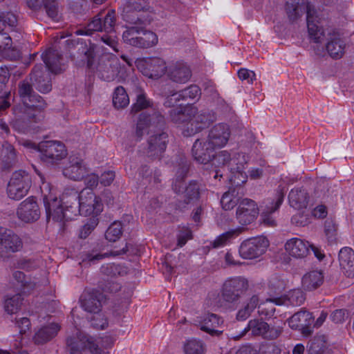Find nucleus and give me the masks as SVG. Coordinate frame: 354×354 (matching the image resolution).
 I'll list each match as a JSON object with an SVG mask.
<instances>
[{
  "label": "nucleus",
  "instance_id": "obj_51",
  "mask_svg": "<svg viewBox=\"0 0 354 354\" xmlns=\"http://www.w3.org/2000/svg\"><path fill=\"white\" fill-rule=\"evenodd\" d=\"M0 18L4 28H9L11 31L18 30V19L17 15L12 12H0Z\"/></svg>",
  "mask_w": 354,
  "mask_h": 354
},
{
  "label": "nucleus",
  "instance_id": "obj_31",
  "mask_svg": "<svg viewBox=\"0 0 354 354\" xmlns=\"http://www.w3.org/2000/svg\"><path fill=\"white\" fill-rule=\"evenodd\" d=\"M339 265L345 274L350 278H354V252L350 248H344L339 253Z\"/></svg>",
  "mask_w": 354,
  "mask_h": 354
},
{
  "label": "nucleus",
  "instance_id": "obj_23",
  "mask_svg": "<svg viewBox=\"0 0 354 354\" xmlns=\"http://www.w3.org/2000/svg\"><path fill=\"white\" fill-rule=\"evenodd\" d=\"M87 173L88 169L83 160L77 157L71 156L69 165L63 169L64 176L74 180H82Z\"/></svg>",
  "mask_w": 354,
  "mask_h": 354
},
{
  "label": "nucleus",
  "instance_id": "obj_58",
  "mask_svg": "<svg viewBox=\"0 0 354 354\" xmlns=\"http://www.w3.org/2000/svg\"><path fill=\"white\" fill-rule=\"evenodd\" d=\"M304 300V295L300 290H292L287 295V301L289 304L294 306L301 305Z\"/></svg>",
  "mask_w": 354,
  "mask_h": 354
},
{
  "label": "nucleus",
  "instance_id": "obj_12",
  "mask_svg": "<svg viewBox=\"0 0 354 354\" xmlns=\"http://www.w3.org/2000/svg\"><path fill=\"white\" fill-rule=\"evenodd\" d=\"M269 246L268 240L264 236H257L244 241L239 252L245 259H254L264 254Z\"/></svg>",
  "mask_w": 354,
  "mask_h": 354
},
{
  "label": "nucleus",
  "instance_id": "obj_57",
  "mask_svg": "<svg viewBox=\"0 0 354 354\" xmlns=\"http://www.w3.org/2000/svg\"><path fill=\"white\" fill-rule=\"evenodd\" d=\"M286 282L277 275L270 277L268 281V287L273 293L279 294L285 288Z\"/></svg>",
  "mask_w": 354,
  "mask_h": 354
},
{
  "label": "nucleus",
  "instance_id": "obj_15",
  "mask_svg": "<svg viewBox=\"0 0 354 354\" xmlns=\"http://www.w3.org/2000/svg\"><path fill=\"white\" fill-rule=\"evenodd\" d=\"M187 171V165L183 163L176 172V178L173 185V189L178 194L184 193L189 200L197 199L199 196L198 184L196 182H190L187 186H184L183 180L185 177Z\"/></svg>",
  "mask_w": 354,
  "mask_h": 354
},
{
  "label": "nucleus",
  "instance_id": "obj_33",
  "mask_svg": "<svg viewBox=\"0 0 354 354\" xmlns=\"http://www.w3.org/2000/svg\"><path fill=\"white\" fill-rule=\"evenodd\" d=\"M288 199L292 207L296 209H301L307 207L309 196L304 189L297 187L290 190Z\"/></svg>",
  "mask_w": 354,
  "mask_h": 354
},
{
  "label": "nucleus",
  "instance_id": "obj_28",
  "mask_svg": "<svg viewBox=\"0 0 354 354\" xmlns=\"http://www.w3.org/2000/svg\"><path fill=\"white\" fill-rule=\"evenodd\" d=\"M168 142V136L160 132L151 136L148 139L147 155L150 157H158L165 150Z\"/></svg>",
  "mask_w": 354,
  "mask_h": 354
},
{
  "label": "nucleus",
  "instance_id": "obj_42",
  "mask_svg": "<svg viewBox=\"0 0 354 354\" xmlns=\"http://www.w3.org/2000/svg\"><path fill=\"white\" fill-rule=\"evenodd\" d=\"M124 246L120 250L112 251L110 253H104V254H93V253H88L86 254L84 257H82L83 262H88L90 263H95L98 261L109 256H119L121 254H124L127 251V243H123Z\"/></svg>",
  "mask_w": 354,
  "mask_h": 354
},
{
  "label": "nucleus",
  "instance_id": "obj_60",
  "mask_svg": "<svg viewBox=\"0 0 354 354\" xmlns=\"http://www.w3.org/2000/svg\"><path fill=\"white\" fill-rule=\"evenodd\" d=\"M91 326L97 329H104L108 326V321L102 313H94L91 318Z\"/></svg>",
  "mask_w": 354,
  "mask_h": 354
},
{
  "label": "nucleus",
  "instance_id": "obj_16",
  "mask_svg": "<svg viewBox=\"0 0 354 354\" xmlns=\"http://www.w3.org/2000/svg\"><path fill=\"white\" fill-rule=\"evenodd\" d=\"M22 248V241L18 235L10 230L0 228V256L6 257Z\"/></svg>",
  "mask_w": 354,
  "mask_h": 354
},
{
  "label": "nucleus",
  "instance_id": "obj_1",
  "mask_svg": "<svg viewBox=\"0 0 354 354\" xmlns=\"http://www.w3.org/2000/svg\"><path fill=\"white\" fill-rule=\"evenodd\" d=\"M19 94L23 104L14 108L15 119L11 125L15 130L25 132L30 128L31 123H38L44 120V110L46 107V103L40 95L33 91L32 86L26 81L19 83Z\"/></svg>",
  "mask_w": 354,
  "mask_h": 354
},
{
  "label": "nucleus",
  "instance_id": "obj_20",
  "mask_svg": "<svg viewBox=\"0 0 354 354\" xmlns=\"http://www.w3.org/2000/svg\"><path fill=\"white\" fill-rule=\"evenodd\" d=\"M115 25V12L113 10L107 12L105 16L99 14L89 23V28L95 31H104L107 33L114 32Z\"/></svg>",
  "mask_w": 354,
  "mask_h": 354
},
{
  "label": "nucleus",
  "instance_id": "obj_52",
  "mask_svg": "<svg viewBox=\"0 0 354 354\" xmlns=\"http://www.w3.org/2000/svg\"><path fill=\"white\" fill-rule=\"evenodd\" d=\"M204 351L203 342L196 339L187 340L184 345L185 354H203Z\"/></svg>",
  "mask_w": 354,
  "mask_h": 354
},
{
  "label": "nucleus",
  "instance_id": "obj_41",
  "mask_svg": "<svg viewBox=\"0 0 354 354\" xmlns=\"http://www.w3.org/2000/svg\"><path fill=\"white\" fill-rule=\"evenodd\" d=\"M168 76L173 82L184 84L190 79L192 72L189 68H169Z\"/></svg>",
  "mask_w": 354,
  "mask_h": 354
},
{
  "label": "nucleus",
  "instance_id": "obj_37",
  "mask_svg": "<svg viewBox=\"0 0 354 354\" xmlns=\"http://www.w3.org/2000/svg\"><path fill=\"white\" fill-rule=\"evenodd\" d=\"M346 44L339 35H333L326 44V50L333 59H340L345 52Z\"/></svg>",
  "mask_w": 354,
  "mask_h": 354
},
{
  "label": "nucleus",
  "instance_id": "obj_59",
  "mask_svg": "<svg viewBox=\"0 0 354 354\" xmlns=\"http://www.w3.org/2000/svg\"><path fill=\"white\" fill-rule=\"evenodd\" d=\"M236 230H230L223 233L222 234L217 236L215 240L212 243L214 248H218L225 245L234 236L236 233Z\"/></svg>",
  "mask_w": 354,
  "mask_h": 354
},
{
  "label": "nucleus",
  "instance_id": "obj_61",
  "mask_svg": "<svg viewBox=\"0 0 354 354\" xmlns=\"http://www.w3.org/2000/svg\"><path fill=\"white\" fill-rule=\"evenodd\" d=\"M348 316L347 311L345 309H337L334 310L330 318L335 324H340L344 322Z\"/></svg>",
  "mask_w": 354,
  "mask_h": 354
},
{
  "label": "nucleus",
  "instance_id": "obj_6",
  "mask_svg": "<svg viewBox=\"0 0 354 354\" xmlns=\"http://www.w3.org/2000/svg\"><path fill=\"white\" fill-rule=\"evenodd\" d=\"M151 9L147 0H127L123 18L132 24L139 21L146 24L152 20Z\"/></svg>",
  "mask_w": 354,
  "mask_h": 354
},
{
  "label": "nucleus",
  "instance_id": "obj_4",
  "mask_svg": "<svg viewBox=\"0 0 354 354\" xmlns=\"http://www.w3.org/2000/svg\"><path fill=\"white\" fill-rule=\"evenodd\" d=\"M248 288V281L243 277H236L227 279L222 286L220 306H228L236 303Z\"/></svg>",
  "mask_w": 354,
  "mask_h": 354
},
{
  "label": "nucleus",
  "instance_id": "obj_45",
  "mask_svg": "<svg viewBox=\"0 0 354 354\" xmlns=\"http://www.w3.org/2000/svg\"><path fill=\"white\" fill-rule=\"evenodd\" d=\"M22 301L23 298L19 294L7 298L4 302L5 310L10 315L17 313L21 308Z\"/></svg>",
  "mask_w": 354,
  "mask_h": 354
},
{
  "label": "nucleus",
  "instance_id": "obj_44",
  "mask_svg": "<svg viewBox=\"0 0 354 354\" xmlns=\"http://www.w3.org/2000/svg\"><path fill=\"white\" fill-rule=\"evenodd\" d=\"M239 198L237 196L235 189H230L225 192L221 200V203L223 208L225 210L232 209L236 205H239Z\"/></svg>",
  "mask_w": 354,
  "mask_h": 354
},
{
  "label": "nucleus",
  "instance_id": "obj_29",
  "mask_svg": "<svg viewBox=\"0 0 354 354\" xmlns=\"http://www.w3.org/2000/svg\"><path fill=\"white\" fill-rule=\"evenodd\" d=\"M103 295L97 291H92L84 294L82 299V307L85 311L90 313H96L101 311V301Z\"/></svg>",
  "mask_w": 354,
  "mask_h": 354
},
{
  "label": "nucleus",
  "instance_id": "obj_18",
  "mask_svg": "<svg viewBox=\"0 0 354 354\" xmlns=\"http://www.w3.org/2000/svg\"><path fill=\"white\" fill-rule=\"evenodd\" d=\"M40 209L36 199L28 197L18 206L17 215L19 220L24 223H33L40 217Z\"/></svg>",
  "mask_w": 354,
  "mask_h": 354
},
{
  "label": "nucleus",
  "instance_id": "obj_55",
  "mask_svg": "<svg viewBox=\"0 0 354 354\" xmlns=\"http://www.w3.org/2000/svg\"><path fill=\"white\" fill-rule=\"evenodd\" d=\"M119 68H101L98 71V76L101 80L111 82L116 79L120 80L118 73H120Z\"/></svg>",
  "mask_w": 354,
  "mask_h": 354
},
{
  "label": "nucleus",
  "instance_id": "obj_8",
  "mask_svg": "<svg viewBox=\"0 0 354 354\" xmlns=\"http://www.w3.org/2000/svg\"><path fill=\"white\" fill-rule=\"evenodd\" d=\"M32 185L31 176L24 170L14 172L7 187V193L11 199L20 200L25 196Z\"/></svg>",
  "mask_w": 354,
  "mask_h": 354
},
{
  "label": "nucleus",
  "instance_id": "obj_56",
  "mask_svg": "<svg viewBox=\"0 0 354 354\" xmlns=\"http://www.w3.org/2000/svg\"><path fill=\"white\" fill-rule=\"evenodd\" d=\"M140 72L145 77L151 80H158L165 73V68H138Z\"/></svg>",
  "mask_w": 354,
  "mask_h": 354
},
{
  "label": "nucleus",
  "instance_id": "obj_49",
  "mask_svg": "<svg viewBox=\"0 0 354 354\" xmlns=\"http://www.w3.org/2000/svg\"><path fill=\"white\" fill-rule=\"evenodd\" d=\"M100 272L104 275L109 277H115L118 275H123L127 272L125 268L115 263H108L102 266Z\"/></svg>",
  "mask_w": 354,
  "mask_h": 354
},
{
  "label": "nucleus",
  "instance_id": "obj_40",
  "mask_svg": "<svg viewBox=\"0 0 354 354\" xmlns=\"http://www.w3.org/2000/svg\"><path fill=\"white\" fill-rule=\"evenodd\" d=\"M268 324L261 319H253L249 321L247 327L244 329V333L251 332L253 336H262L268 332Z\"/></svg>",
  "mask_w": 354,
  "mask_h": 354
},
{
  "label": "nucleus",
  "instance_id": "obj_62",
  "mask_svg": "<svg viewBox=\"0 0 354 354\" xmlns=\"http://www.w3.org/2000/svg\"><path fill=\"white\" fill-rule=\"evenodd\" d=\"M237 74L240 80H245L248 83L252 82L255 79L254 72L249 70L248 68H240Z\"/></svg>",
  "mask_w": 354,
  "mask_h": 354
},
{
  "label": "nucleus",
  "instance_id": "obj_22",
  "mask_svg": "<svg viewBox=\"0 0 354 354\" xmlns=\"http://www.w3.org/2000/svg\"><path fill=\"white\" fill-rule=\"evenodd\" d=\"M311 245L299 238H292L285 243V250L295 259H304L308 254Z\"/></svg>",
  "mask_w": 354,
  "mask_h": 354
},
{
  "label": "nucleus",
  "instance_id": "obj_27",
  "mask_svg": "<svg viewBox=\"0 0 354 354\" xmlns=\"http://www.w3.org/2000/svg\"><path fill=\"white\" fill-rule=\"evenodd\" d=\"M13 277L24 292H28L40 286H46L48 283L46 276H43L40 279L35 277L32 279L26 277L21 271H15L13 273Z\"/></svg>",
  "mask_w": 354,
  "mask_h": 354
},
{
  "label": "nucleus",
  "instance_id": "obj_38",
  "mask_svg": "<svg viewBox=\"0 0 354 354\" xmlns=\"http://www.w3.org/2000/svg\"><path fill=\"white\" fill-rule=\"evenodd\" d=\"M313 320L312 314L305 310L295 313L289 319L288 325L292 329H301L310 325Z\"/></svg>",
  "mask_w": 354,
  "mask_h": 354
},
{
  "label": "nucleus",
  "instance_id": "obj_32",
  "mask_svg": "<svg viewBox=\"0 0 354 354\" xmlns=\"http://www.w3.org/2000/svg\"><path fill=\"white\" fill-rule=\"evenodd\" d=\"M27 6L33 10L44 6L48 16L55 20L58 16V7L56 0H27Z\"/></svg>",
  "mask_w": 354,
  "mask_h": 354
},
{
  "label": "nucleus",
  "instance_id": "obj_2",
  "mask_svg": "<svg viewBox=\"0 0 354 354\" xmlns=\"http://www.w3.org/2000/svg\"><path fill=\"white\" fill-rule=\"evenodd\" d=\"M210 160L214 167V178L222 177L226 171H230V181L239 185L246 182L247 176L243 172L244 165L246 164L245 156L243 153H234L232 156L227 151H221Z\"/></svg>",
  "mask_w": 354,
  "mask_h": 354
},
{
  "label": "nucleus",
  "instance_id": "obj_46",
  "mask_svg": "<svg viewBox=\"0 0 354 354\" xmlns=\"http://www.w3.org/2000/svg\"><path fill=\"white\" fill-rule=\"evenodd\" d=\"M122 234V225L119 221L111 223L105 232V238L109 242H115Z\"/></svg>",
  "mask_w": 354,
  "mask_h": 354
},
{
  "label": "nucleus",
  "instance_id": "obj_26",
  "mask_svg": "<svg viewBox=\"0 0 354 354\" xmlns=\"http://www.w3.org/2000/svg\"><path fill=\"white\" fill-rule=\"evenodd\" d=\"M304 8L306 9V21L309 36L315 43L321 42L324 36V30L315 21L316 11L314 6L313 5H306Z\"/></svg>",
  "mask_w": 354,
  "mask_h": 354
},
{
  "label": "nucleus",
  "instance_id": "obj_14",
  "mask_svg": "<svg viewBox=\"0 0 354 354\" xmlns=\"http://www.w3.org/2000/svg\"><path fill=\"white\" fill-rule=\"evenodd\" d=\"M164 124V118L156 109L149 111H143L140 115L136 125V135L138 138L148 131L160 128Z\"/></svg>",
  "mask_w": 354,
  "mask_h": 354
},
{
  "label": "nucleus",
  "instance_id": "obj_5",
  "mask_svg": "<svg viewBox=\"0 0 354 354\" xmlns=\"http://www.w3.org/2000/svg\"><path fill=\"white\" fill-rule=\"evenodd\" d=\"M151 21L143 24L139 21L136 24H129L136 25L129 27L122 34L123 40L130 45L145 47L149 44H155L158 41L156 34L151 31H147L145 29V26L149 24Z\"/></svg>",
  "mask_w": 354,
  "mask_h": 354
},
{
  "label": "nucleus",
  "instance_id": "obj_34",
  "mask_svg": "<svg viewBox=\"0 0 354 354\" xmlns=\"http://www.w3.org/2000/svg\"><path fill=\"white\" fill-rule=\"evenodd\" d=\"M324 282V274L322 270H313L306 272L302 277V288L306 290H313L319 288Z\"/></svg>",
  "mask_w": 354,
  "mask_h": 354
},
{
  "label": "nucleus",
  "instance_id": "obj_25",
  "mask_svg": "<svg viewBox=\"0 0 354 354\" xmlns=\"http://www.w3.org/2000/svg\"><path fill=\"white\" fill-rule=\"evenodd\" d=\"M201 95V89L195 84L169 95L164 102L165 106H174L180 100L198 99Z\"/></svg>",
  "mask_w": 354,
  "mask_h": 354
},
{
  "label": "nucleus",
  "instance_id": "obj_19",
  "mask_svg": "<svg viewBox=\"0 0 354 354\" xmlns=\"http://www.w3.org/2000/svg\"><path fill=\"white\" fill-rule=\"evenodd\" d=\"M230 136L229 127L225 124H218L209 131L207 138L208 145L214 149L224 147Z\"/></svg>",
  "mask_w": 354,
  "mask_h": 354
},
{
  "label": "nucleus",
  "instance_id": "obj_36",
  "mask_svg": "<svg viewBox=\"0 0 354 354\" xmlns=\"http://www.w3.org/2000/svg\"><path fill=\"white\" fill-rule=\"evenodd\" d=\"M286 304V301L282 298L266 299L265 301H260L258 313L266 319L273 317L275 313L274 305Z\"/></svg>",
  "mask_w": 354,
  "mask_h": 354
},
{
  "label": "nucleus",
  "instance_id": "obj_54",
  "mask_svg": "<svg viewBox=\"0 0 354 354\" xmlns=\"http://www.w3.org/2000/svg\"><path fill=\"white\" fill-rule=\"evenodd\" d=\"M136 66H162L166 62L160 57L137 58L134 62Z\"/></svg>",
  "mask_w": 354,
  "mask_h": 354
},
{
  "label": "nucleus",
  "instance_id": "obj_11",
  "mask_svg": "<svg viewBox=\"0 0 354 354\" xmlns=\"http://www.w3.org/2000/svg\"><path fill=\"white\" fill-rule=\"evenodd\" d=\"M62 68H34L30 73V80L36 88L42 93L52 89V75L63 73Z\"/></svg>",
  "mask_w": 354,
  "mask_h": 354
},
{
  "label": "nucleus",
  "instance_id": "obj_17",
  "mask_svg": "<svg viewBox=\"0 0 354 354\" xmlns=\"http://www.w3.org/2000/svg\"><path fill=\"white\" fill-rule=\"evenodd\" d=\"M258 214L257 204L251 199L243 198L239 203L236 218L241 225H247L252 223Z\"/></svg>",
  "mask_w": 354,
  "mask_h": 354
},
{
  "label": "nucleus",
  "instance_id": "obj_24",
  "mask_svg": "<svg viewBox=\"0 0 354 354\" xmlns=\"http://www.w3.org/2000/svg\"><path fill=\"white\" fill-rule=\"evenodd\" d=\"M223 323V319L214 313L205 314L198 320V326L201 330L216 336L223 333V330L219 329Z\"/></svg>",
  "mask_w": 354,
  "mask_h": 354
},
{
  "label": "nucleus",
  "instance_id": "obj_53",
  "mask_svg": "<svg viewBox=\"0 0 354 354\" xmlns=\"http://www.w3.org/2000/svg\"><path fill=\"white\" fill-rule=\"evenodd\" d=\"M41 58L46 66H57L59 64L61 55L57 50L49 48L41 55Z\"/></svg>",
  "mask_w": 354,
  "mask_h": 354
},
{
  "label": "nucleus",
  "instance_id": "obj_43",
  "mask_svg": "<svg viewBox=\"0 0 354 354\" xmlns=\"http://www.w3.org/2000/svg\"><path fill=\"white\" fill-rule=\"evenodd\" d=\"M113 104L117 109H123L129 104V98L122 86H118L113 93Z\"/></svg>",
  "mask_w": 354,
  "mask_h": 354
},
{
  "label": "nucleus",
  "instance_id": "obj_13",
  "mask_svg": "<svg viewBox=\"0 0 354 354\" xmlns=\"http://www.w3.org/2000/svg\"><path fill=\"white\" fill-rule=\"evenodd\" d=\"M66 344L70 349V354H83L82 351L86 349L93 354H107L98 347L93 337L82 333L76 337L67 338Z\"/></svg>",
  "mask_w": 354,
  "mask_h": 354
},
{
  "label": "nucleus",
  "instance_id": "obj_35",
  "mask_svg": "<svg viewBox=\"0 0 354 354\" xmlns=\"http://www.w3.org/2000/svg\"><path fill=\"white\" fill-rule=\"evenodd\" d=\"M59 329V325L56 323L43 326L33 336L34 342L37 344H43L50 341L57 334Z\"/></svg>",
  "mask_w": 354,
  "mask_h": 354
},
{
  "label": "nucleus",
  "instance_id": "obj_9",
  "mask_svg": "<svg viewBox=\"0 0 354 354\" xmlns=\"http://www.w3.org/2000/svg\"><path fill=\"white\" fill-rule=\"evenodd\" d=\"M285 193L284 187L279 186L274 195L272 197L266 198L263 202L260 215L262 223L265 225L274 227L277 225L274 214L282 204Z\"/></svg>",
  "mask_w": 354,
  "mask_h": 354
},
{
  "label": "nucleus",
  "instance_id": "obj_39",
  "mask_svg": "<svg viewBox=\"0 0 354 354\" xmlns=\"http://www.w3.org/2000/svg\"><path fill=\"white\" fill-rule=\"evenodd\" d=\"M311 5L309 2H301L299 3L298 0H288L286 4V10L288 17L291 21H296L299 17H301L304 12L306 13V9L304 8V6Z\"/></svg>",
  "mask_w": 354,
  "mask_h": 354
},
{
  "label": "nucleus",
  "instance_id": "obj_63",
  "mask_svg": "<svg viewBox=\"0 0 354 354\" xmlns=\"http://www.w3.org/2000/svg\"><path fill=\"white\" fill-rule=\"evenodd\" d=\"M97 225L96 221L93 219L89 222L86 223L84 225L82 226L80 230V236L82 239H86L91 232L95 229Z\"/></svg>",
  "mask_w": 354,
  "mask_h": 354
},
{
  "label": "nucleus",
  "instance_id": "obj_47",
  "mask_svg": "<svg viewBox=\"0 0 354 354\" xmlns=\"http://www.w3.org/2000/svg\"><path fill=\"white\" fill-rule=\"evenodd\" d=\"M196 119V122L198 123L201 129L208 127L211 123L216 120V115L213 112H198V109L196 107V113L194 115Z\"/></svg>",
  "mask_w": 354,
  "mask_h": 354
},
{
  "label": "nucleus",
  "instance_id": "obj_21",
  "mask_svg": "<svg viewBox=\"0 0 354 354\" xmlns=\"http://www.w3.org/2000/svg\"><path fill=\"white\" fill-rule=\"evenodd\" d=\"M214 149L206 139H197L192 146V156L201 164H207L213 156Z\"/></svg>",
  "mask_w": 354,
  "mask_h": 354
},
{
  "label": "nucleus",
  "instance_id": "obj_7",
  "mask_svg": "<svg viewBox=\"0 0 354 354\" xmlns=\"http://www.w3.org/2000/svg\"><path fill=\"white\" fill-rule=\"evenodd\" d=\"M38 152L41 160L51 165L59 164L68 154L65 145L62 142L56 140L39 142Z\"/></svg>",
  "mask_w": 354,
  "mask_h": 354
},
{
  "label": "nucleus",
  "instance_id": "obj_3",
  "mask_svg": "<svg viewBox=\"0 0 354 354\" xmlns=\"http://www.w3.org/2000/svg\"><path fill=\"white\" fill-rule=\"evenodd\" d=\"M63 201L71 207L75 216L97 215L103 209L101 199L90 189H83L80 193L75 189H66L63 193Z\"/></svg>",
  "mask_w": 354,
  "mask_h": 354
},
{
  "label": "nucleus",
  "instance_id": "obj_10",
  "mask_svg": "<svg viewBox=\"0 0 354 354\" xmlns=\"http://www.w3.org/2000/svg\"><path fill=\"white\" fill-rule=\"evenodd\" d=\"M47 218H50L56 222H63L64 221L73 219L75 214L72 213L71 207L63 201V196L61 202L56 198H48L45 196L44 198Z\"/></svg>",
  "mask_w": 354,
  "mask_h": 354
},
{
  "label": "nucleus",
  "instance_id": "obj_30",
  "mask_svg": "<svg viewBox=\"0 0 354 354\" xmlns=\"http://www.w3.org/2000/svg\"><path fill=\"white\" fill-rule=\"evenodd\" d=\"M169 111V117L171 120L175 123L179 128L187 121V117L194 115L196 107L193 106H182L181 105L172 106Z\"/></svg>",
  "mask_w": 354,
  "mask_h": 354
},
{
  "label": "nucleus",
  "instance_id": "obj_50",
  "mask_svg": "<svg viewBox=\"0 0 354 354\" xmlns=\"http://www.w3.org/2000/svg\"><path fill=\"white\" fill-rule=\"evenodd\" d=\"M196 120L195 117H187V121L181 125L180 129L185 136H192L201 131Z\"/></svg>",
  "mask_w": 354,
  "mask_h": 354
},
{
  "label": "nucleus",
  "instance_id": "obj_48",
  "mask_svg": "<svg viewBox=\"0 0 354 354\" xmlns=\"http://www.w3.org/2000/svg\"><path fill=\"white\" fill-rule=\"evenodd\" d=\"M147 108L155 109L153 102L147 97L145 93L140 92L137 95L136 102L131 106V112L137 113Z\"/></svg>",
  "mask_w": 354,
  "mask_h": 354
},
{
  "label": "nucleus",
  "instance_id": "obj_64",
  "mask_svg": "<svg viewBox=\"0 0 354 354\" xmlns=\"http://www.w3.org/2000/svg\"><path fill=\"white\" fill-rule=\"evenodd\" d=\"M11 37L4 30L0 32V53L9 48L11 46Z\"/></svg>",
  "mask_w": 354,
  "mask_h": 354
}]
</instances>
